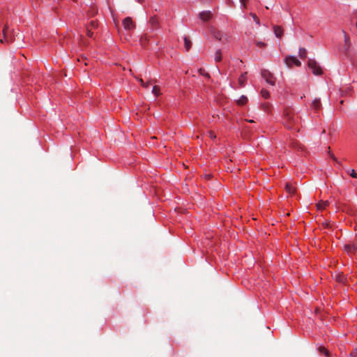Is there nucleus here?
Returning a JSON list of instances; mask_svg holds the SVG:
<instances>
[{"label":"nucleus","instance_id":"nucleus-1","mask_svg":"<svg viewBox=\"0 0 357 357\" xmlns=\"http://www.w3.org/2000/svg\"><path fill=\"white\" fill-rule=\"evenodd\" d=\"M261 77L268 84H271V86H274L275 84L276 79L269 70L264 69L261 70Z\"/></svg>","mask_w":357,"mask_h":357},{"label":"nucleus","instance_id":"nucleus-2","mask_svg":"<svg viewBox=\"0 0 357 357\" xmlns=\"http://www.w3.org/2000/svg\"><path fill=\"white\" fill-rule=\"evenodd\" d=\"M308 66L312 69L313 74L315 75H320L322 74V70L315 60L309 59Z\"/></svg>","mask_w":357,"mask_h":357},{"label":"nucleus","instance_id":"nucleus-3","mask_svg":"<svg viewBox=\"0 0 357 357\" xmlns=\"http://www.w3.org/2000/svg\"><path fill=\"white\" fill-rule=\"evenodd\" d=\"M284 63L289 67L291 68L293 65L301 66V61L294 56H287L284 58Z\"/></svg>","mask_w":357,"mask_h":357},{"label":"nucleus","instance_id":"nucleus-4","mask_svg":"<svg viewBox=\"0 0 357 357\" xmlns=\"http://www.w3.org/2000/svg\"><path fill=\"white\" fill-rule=\"evenodd\" d=\"M123 28L126 31H131L135 29L136 24L131 17H127L122 22Z\"/></svg>","mask_w":357,"mask_h":357},{"label":"nucleus","instance_id":"nucleus-5","mask_svg":"<svg viewBox=\"0 0 357 357\" xmlns=\"http://www.w3.org/2000/svg\"><path fill=\"white\" fill-rule=\"evenodd\" d=\"M212 34L213 37L219 41H228V36L220 31L214 29L212 31Z\"/></svg>","mask_w":357,"mask_h":357},{"label":"nucleus","instance_id":"nucleus-6","mask_svg":"<svg viewBox=\"0 0 357 357\" xmlns=\"http://www.w3.org/2000/svg\"><path fill=\"white\" fill-rule=\"evenodd\" d=\"M8 25H5L4 28L3 29V38L0 40V43H3L5 42L6 43H11L13 41L12 37L8 34Z\"/></svg>","mask_w":357,"mask_h":357},{"label":"nucleus","instance_id":"nucleus-7","mask_svg":"<svg viewBox=\"0 0 357 357\" xmlns=\"http://www.w3.org/2000/svg\"><path fill=\"white\" fill-rule=\"evenodd\" d=\"M344 250L349 255L355 254L357 252V243H349L346 244Z\"/></svg>","mask_w":357,"mask_h":357},{"label":"nucleus","instance_id":"nucleus-8","mask_svg":"<svg viewBox=\"0 0 357 357\" xmlns=\"http://www.w3.org/2000/svg\"><path fill=\"white\" fill-rule=\"evenodd\" d=\"M343 35H344V50L345 52H347L351 46V43L350 40L349 36L343 30L342 31Z\"/></svg>","mask_w":357,"mask_h":357},{"label":"nucleus","instance_id":"nucleus-9","mask_svg":"<svg viewBox=\"0 0 357 357\" xmlns=\"http://www.w3.org/2000/svg\"><path fill=\"white\" fill-rule=\"evenodd\" d=\"M213 14L209 10L202 11L199 13V18L204 22H206L212 18Z\"/></svg>","mask_w":357,"mask_h":357},{"label":"nucleus","instance_id":"nucleus-10","mask_svg":"<svg viewBox=\"0 0 357 357\" xmlns=\"http://www.w3.org/2000/svg\"><path fill=\"white\" fill-rule=\"evenodd\" d=\"M328 132V134H331V133H333V132H338V130H337V125H335V123H332L329 126H328V128L326 130V129H324L323 131H322V134H324L325 132Z\"/></svg>","mask_w":357,"mask_h":357},{"label":"nucleus","instance_id":"nucleus-11","mask_svg":"<svg viewBox=\"0 0 357 357\" xmlns=\"http://www.w3.org/2000/svg\"><path fill=\"white\" fill-rule=\"evenodd\" d=\"M273 31L276 37L282 38L284 32V29L280 26H274Z\"/></svg>","mask_w":357,"mask_h":357},{"label":"nucleus","instance_id":"nucleus-12","mask_svg":"<svg viewBox=\"0 0 357 357\" xmlns=\"http://www.w3.org/2000/svg\"><path fill=\"white\" fill-rule=\"evenodd\" d=\"M311 107L315 110L319 109L321 107L320 99L314 98L311 103Z\"/></svg>","mask_w":357,"mask_h":357},{"label":"nucleus","instance_id":"nucleus-13","mask_svg":"<svg viewBox=\"0 0 357 357\" xmlns=\"http://www.w3.org/2000/svg\"><path fill=\"white\" fill-rule=\"evenodd\" d=\"M247 80V72H245L243 73L238 78V84L239 85L243 87L245 86V84Z\"/></svg>","mask_w":357,"mask_h":357},{"label":"nucleus","instance_id":"nucleus-14","mask_svg":"<svg viewBox=\"0 0 357 357\" xmlns=\"http://www.w3.org/2000/svg\"><path fill=\"white\" fill-rule=\"evenodd\" d=\"M149 23L153 29L158 28L159 22L156 16H153L149 20Z\"/></svg>","mask_w":357,"mask_h":357},{"label":"nucleus","instance_id":"nucleus-15","mask_svg":"<svg viewBox=\"0 0 357 357\" xmlns=\"http://www.w3.org/2000/svg\"><path fill=\"white\" fill-rule=\"evenodd\" d=\"M285 190L289 194L291 195H294V193L296 192V188L289 183L286 184Z\"/></svg>","mask_w":357,"mask_h":357},{"label":"nucleus","instance_id":"nucleus-16","mask_svg":"<svg viewBox=\"0 0 357 357\" xmlns=\"http://www.w3.org/2000/svg\"><path fill=\"white\" fill-rule=\"evenodd\" d=\"M248 102V98L245 96H241L239 99L236 100L238 105H244Z\"/></svg>","mask_w":357,"mask_h":357},{"label":"nucleus","instance_id":"nucleus-17","mask_svg":"<svg viewBox=\"0 0 357 357\" xmlns=\"http://www.w3.org/2000/svg\"><path fill=\"white\" fill-rule=\"evenodd\" d=\"M214 59L216 62H220L222 60V52L221 50L218 49L215 53Z\"/></svg>","mask_w":357,"mask_h":357},{"label":"nucleus","instance_id":"nucleus-18","mask_svg":"<svg viewBox=\"0 0 357 357\" xmlns=\"http://www.w3.org/2000/svg\"><path fill=\"white\" fill-rule=\"evenodd\" d=\"M184 42H185V48L187 52L190 50L191 48V41L187 38L184 37Z\"/></svg>","mask_w":357,"mask_h":357},{"label":"nucleus","instance_id":"nucleus-19","mask_svg":"<svg viewBox=\"0 0 357 357\" xmlns=\"http://www.w3.org/2000/svg\"><path fill=\"white\" fill-rule=\"evenodd\" d=\"M149 38L147 33H144L142 36L140 41L142 45H145L149 42Z\"/></svg>","mask_w":357,"mask_h":357},{"label":"nucleus","instance_id":"nucleus-20","mask_svg":"<svg viewBox=\"0 0 357 357\" xmlns=\"http://www.w3.org/2000/svg\"><path fill=\"white\" fill-rule=\"evenodd\" d=\"M328 201H326V202H319L317 204V208L321 210V209H324L328 205Z\"/></svg>","mask_w":357,"mask_h":357},{"label":"nucleus","instance_id":"nucleus-21","mask_svg":"<svg viewBox=\"0 0 357 357\" xmlns=\"http://www.w3.org/2000/svg\"><path fill=\"white\" fill-rule=\"evenodd\" d=\"M306 56H307V51L305 48L303 47H301L299 49V56L301 58V59H305L306 58Z\"/></svg>","mask_w":357,"mask_h":357},{"label":"nucleus","instance_id":"nucleus-22","mask_svg":"<svg viewBox=\"0 0 357 357\" xmlns=\"http://www.w3.org/2000/svg\"><path fill=\"white\" fill-rule=\"evenodd\" d=\"M137 80L139 82V83L141 84V85L144 87V88H149V84L151 83V82H144V80L141 78H137Z\"/></svg>","mask_w":357,"mask_h":357},{"label":"nucleus","instance_id":"nucleus-23","mask_svg":"<svg viewBox=\"0 0 357 357\" xmlns=\"http://www.w3.org/2000/svg\"><path fill=\"white\" fill-rule=\"evenodd\" d=\"M319 351L321 354H324L326 356H329V351L324 347H322V346L319 347Z\"/></svg>","mask_w":357,"mask_h":357},{"label":"nucleus","instance_id":"nucleus-24","mask_svg":"<svg viewBox=\"0 0 357 357\" xmlns=\"http://www.w3.org/2000/svg\"><path fill=\"white\" fill-rule=\"evenodd\" d=\"M261 96L266 99L270 97L269 92L266 89H261Z\"/></svg>","mask_w":357,"mask_h":357},{"label":"nucleus","instance_id":"nucleus-25","mask_svg":"<svg viewBox=\"0 0 357 357\" xmlns=\"http://www.w3.org/2000/svg\"><path fill=\"white\" fill-rule=\"evenodd\" d=\"M152 93L155 96H158L160 95V88L158 86H154L152 89Z\"/></svg>","mask_w":357,"mask_h":357},{"label":"nucleus","instance_id":"nucleus-26","mask_svg":"<svg viewBox=\"0 0 357 357\" xmlns=\"http://www.w3.org/2000/svg\"><path fill=\"white\" fill-rule=\"evenodd\" d=\"M250 15L253 18V20H255L256 24L258 25H260V21H259V19L257 17V16L252 13H250Z\"/></svg>","mask_w":357,"mask_h":357},{"label":"nucleus","instance_id":"nucleus-27","mask_svg":"<svg viewBox=\"0 0 357 357\" xmlns=\"http://www.w3.org/2000/svg\"><path fill=\"white\" fill-rule=\"evenodd\" d=\"M96 13H97V10H96V8H91V10H89V11L88 12V15H89V16H93Z\"/></svg>","mask_w":357,"mask_h":357},{"label":"nucleus","instance_id":"nucleus-28","mask_svg":"<svg viewBox=\"0 0 357 357\" xmlns=\"http://www.w3.org/2000/svg\"><path fill=\"white\" fill-rule=\"evenodd\" d=\"M199 73L201 75H204V76H205V77H210V76H209V74H208V73H206V72H205V70H204V69L200 68V69L199 70Z\"/></svg>","mask_w":357,"mask_h":357},{"label":"nucleus","instance_id":"nucleus-29","mask_svg":"<svg viewBox=\"0 0 357 357\" xmlns=\"http://www.w3.org/2000/svg\"><path fill=\"white\" fill-rule=\"evenodd\" d=\"M256 45L258 46L259 47L263 48L266 46V44L261 41H257L256 42Z\"/></svg>","mask_w":357,"mask_h":357},{"label":"nucleus","instance_id":"nucleus-30","mask_svg":"<svg viewBox=\"0 0 357 357\" xmlns=\"http://www.w3.org/2000/svg\"><path fill=\"white\" fill-rule=\"evenodd\" d=\"M348 173L353 178H356L357 177V174H356V172L354 169H351V171H349Z\"/></svg>","mask_w":357,"mask_h":357},{"label":"nucleus","instance_id":"nucleus-31","mask_svg":"<svg viewBox=\"0 0 357 357\" xmlns=\"http://www.w3.org/2000/svg\"><path fill=\"white\" fill-rule=\"evenodd\" d=\"M90 25H91V27L95 28L97 26V22L95 20H92L90 22Z\"/></svg>","mask_w":357,"mask_h":357},{"label":"nucleus","instance_id":"nucleus-32","mask_svg":"<svg viewBox=\"0 0 357 357\" xmlns=\"http://www.w3.org/2000/svg\"><path fill=\"white\" fill-rule=\"evenodd\" d=\"M240 2L241 3V5L243 8H245L246 7V3H247V1L248 0H239Z\"/></svg>","mask_w":357,"mask_h":357},{"label":"nucleus","instance_id":"nucleus-33","mask_svg":"<svg viewBox=\"0 0 357 357\" xmlns=\"http://www.w3.org/2000/svg\"><path fill=\"white\" fill-rule=\"evenodd\" d=\"M93 32L91 31V30H89V29H87V36L90 38L93 37Z\"/></svg>","mask_w":357,"mask_h":357},{"label":"nucleus","instance_id":"nucleus-34","mask_svg":"<svg viewBox=\"0 0 357 357\" xmlns=\"http://www.w3.org/2000/svg\"><path fill=\"white\" fill-rule=\"evenodd\" d=\"M331 158H332L334 161H337V158L335 157V155H334L331 154Z\"/></svg>","mask_w":357,"mask_h":357},{"label":"nucleus","instance_id":"nucleus-35","mask_svg":"<svg viewBox=\"0 0 357 357\" xmlns=\"http://www.w3.org/2000/svg\"><path fill=\"white\" fill-rule=\"evenodd\" d=\"M323 225H324L325 227H329V223H328V222H324V223H323Z\"/></svg>","mask_w":357,"mask_h":357},{"label":"nucleus","instance_id":"nucleus-36","mask_svg":"<svg viewBox=\"0 0 357 357\" xmlns=\"http://www.w3.org/2000/svg\"><path fill=\"white\" fill-rule=\"evenodd\" d=\"M211 137H212V139H214L216 137V135H211Z\"/></svg>","mask_w":357,"mask_h":357},{"label":"nucleus","instance_id":"nucleus-37","mask_svg":"<svg viewBox=\"0 0 357 357\" xmlns=\"http://www.w3.org/2000/svg\"><path fill=\"white\" fill-rule=\"evenodd\" d=\"M144 1V0H137V1H138L139 3H142V1Z\"/></svg>","mask_w":357,"mask_h":357},{"label":"nucleus","instance_id":"nucleus-38","mask_svg":"<svg viewBox=\"0 0 357 357\" xmlns=\"http://www.w3.org/2000/svg\"><path fill=\"white\" fill-rule=\"evenodd\" d=\"M151 139H156V137H155V135H153V137H151Z\"/></svg>","mask_w":357,"mask_h":357},{"label":"nucleus","instance_id":"nucleus-39","mask_svg":"<svg viewBox=\"0 0 357 357\" xmlns=\"http://www.w3.org/2000/svg\"><path fill=\"white\" fill-rule=\"evenodd\" d=\"M354 65H355V66L357 68V63H356Z\"/></svg>","mask_w":357,"mask_h":357}]
</instances>
